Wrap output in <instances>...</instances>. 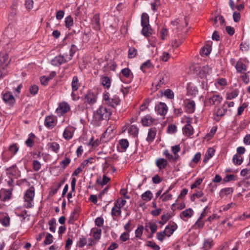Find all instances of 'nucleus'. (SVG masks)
<instances>
[{"label":"nucleus","mask_w":250,"mask_h":250,"mask_svg":"<svg viewBox=\"0 0 250 250\" xmlns=\"http://www.w3.org/2000/svg\"><path fill=\"white\" fill-rule=\"evenodd\" d=\"M151 65V63L150 61L149 60H147V61H146V62H144L142 64V65L140 67V69L142 71H144V68H149V67H150Z\"/></svg>","instance_id":"57"},{"label":"nucleus","mask_w":250,"mask_h":250,"mask_svg":"<svg viewBox=\"0 0 250 250\" xmlns=\"http://www.w3.org/2000/svg\"><path fill=\"white\" fill-rule=\"evenodd\" d=\"M102 233V230L100 229H97L96 231L94 232L93 237L96 239L99 240L101 237V235Z\"/></svg>","instance_id":"56"},{"label":"nucleus","mask_w":250,"mask_h":250,"mask_svg":"<svg viewBox=\"0 0 250 250\" xmlns=\"http://www.w3.org/2000/svg\"><path fill=\"white\" fill-rule=\"evenodd\" d=\"M164 95L169 99H173L174 98V93L170 89H167L165 91Z\"/></svg>","instance_id":"38"},{"label":"nucleus","mask_w":250,"mask_h":250,"mask_svg":"<svg viewBox=\"0 0 250 250\" xmlns=\"http://www.w3.org/2000/svg\"><path fill=\"white\" fill-rule=\"evenodd\" d=\"M146 227H149L150 229L151 232L152 233H154L157 229V225L152 222H150L146 224Z\"/></svg>","instance_id":"31"},{"label":"nucleus","mask_w":250,"mask_h":250,"mask_svg":"<svg viewBox=\"0 0 250 250\" xmlns=\"http://www.w3.org/2000/svg\"><path fill=\"white\" fill-rule=\"evenodd\" d=\"M156 134V128H152L149 130V131L148 132L147 137L146 138V140L148 142H152Z\"/></svg>","instance_id":"20"},{"label":"nucleus","mask_w":250,"mask_h":250,"mask_svg":"<svg viewBox=\"0 0 250 250\" xmlns=\"http://www.w3.org/2000/svg\"><path fill=\"white\" fill-rule=\"evenodd\" d=\"M241 18V15L239 12H234L233 14V19L235 22H238Z\"/></svg>","instance_id":"61"},{"label":"nucleus","mask_w":250,"mask_h":250,"mask_svg":"<svg viewBox=\"0 0 250 250\" xmlns=\"http://www.w3.org/2000/svg\"><path fill=\"white\" fill-rule=\"evenodd\" d=\"M143 200L145 201H149L151 200L153 197L152 193L150 190H147L141 196Z\"/></svg>","instance_id":"22"},{"label":"nucleus","mask_w":250,"mask_h":250,"mask_svg":"<svg viewBox=\"0 0 250 250\" xmlns=\"http://www.w3.org/2000/svg\"><path fill=\"white\" fill-rule=\"evenodd\" d=\"M159 77L160 83L162 84H166L169 80V74L168 73L161 74L157 76Z\"/></svg>","instance_id":"16"},{"label":"nucleus","mask_w":250,"mask_h":250,"mask_svg":"<svg viewBox=\"0 0 250 250\" xmlns=\"http://www.w3.org/2000/svg\"><path fill=\"white\" fill-rule=\"evenodd\" d=\"M121 240L125 242L129 239V234L127 232L123 233L120 237Z\"/></svg>","instance_id":"64"},{"label":"nucleus","mask_w":250,"mask_h":250,"mask_svg":"<svg viewBox=\"0 0 250 250\" xmlns=\"http://www.w3.org/2000/svg\"><path fill=\"white\" fill-rule=\"evenodd\" d=\"M33 168L35 171H38L41 168V165L39 161L34 160L33 161Z\"/></svg>","instance_id":"59"},{"label":"nucleus","mask_w":250,"mask_h":250,"mask_svg":"<svg viewBox=\"0 0 250 250\" xmlns=\"http://www.w3.org/2000/svg\"><path fill=\"white\" fill-rule=\"evenodd\" d=\"M143 230L144 227L143 226H140L139 227H138L137 229L135 230L136 237L140 238L141 236L142 235Z\"/></svg>","instance_id":"47"},{"label":"nucleus","mask_w":250,"mask_h":250,"mask_svg":"<svg viewBox=\"0 0 250 250\" xmlns=\"http://www.w3.org/2000/svg\"><path fill=\"white\" fill-rule=\"evenodd\" d=\"M177 229V225L174 222H172L171 224L169 223L167 226H166L164 231L166 232V234L167 236L169 237L173 234L174 231Z\"/></svg>","instance_id":"7"},{"label":"nucleus","mask_w":250,"mask_h":250,"mask_svg":"<svg viewBox=\"0 0 250 250\" xmlns=\"http://www.w3.org/2000/svg\"><path fill=\"white\" fill-rule=\"evenodd\" d=\"M65 24L66 27L69 28L73 24V19L71 16H67L65 19Z\"/></svg>","instance_id":"35"},{"label":"nucleus","mask_w":250,"mask_h":250,"mask_svg":"<svg viewBox=\"0 0 250 250\" xmlns=\"http://www.w3.org/2000/svg\"><path fill=\"white\" fill-rule=\"evenodd\" d=\"M226 30L227 33L230 36H232L235 32V30L234 28L229 26H226Z\"/></svg>","instance_id":"63"},{"label":"nucleus","mask_w":250,"mask_h":250,"mask_svg":"<svg viewBox=\"0 0 250 250\" xmlns=\"http://www.w3.org/2000/svg\"><path fill=\"white\" fill-rule=\"evenodd\" d=\"M110 181V178L107 177L106 175H104L103 177V180L101 181L100 179L97 180V183L101 185L104 186L106 185Z\"/></svg>","instance_id":"39"},{"label":"nucleus","mask_w":250,"mask_h":250,"mask_svg":"<svg viewBox=\"0 0 250 250\" xmlns=\"http://www.w3.org/2000/svg\"><path fill=\"white\" fill-rule=\"evenodd\" d=\"M95 223L96 226L101 227L104 224V219L102 217H97L95 221Z\"/></svg>","instance_id":"52"},{"label":"nucleus","mask_w":250,"mask_h":250,"mask_svg":"<svg viewBox=\"0 0 250 250\" xmlns=\"http://www.w3.org/2000/svg\"><path fill=\"white\" fill-rule=\"evenodd\" d=\"M70 108L69 105L65 102L60 103L59 107L57 108L56 111L60 112L61 114H63L67 113L69 111Z\"/></svg>","instance_id":"9"},{"label":"nucleus","mask_w":250,"mask_h":250,"mask_svg":"<svg viewBox=\"0 0 250 250\" xmlns=\"http://www.w3.org/2000/svg\"><path fill=\"white\" fill-rule=\"evenodd\" d=\"M8 59V55L6 53H0V63L1 64L5 63L4 66L2 67V70L0 71V77H3L7 74V71H5V67H6L9 62H6Z\"/></svg>","instance_id":"2"},{"label":"nucleus","mask_w":250,"mask_h":250,"mask_svg":"<svg viewBox=\"0 0 250 250\" xmlns=\"http://www.w3.org/2000/svg\"><path fill=\"white\" fill-rule=\"evenodd\" d=\"M150 102V100L149 99H146L140 106V110L141 111H144L146 108H147V106L148 105Z\"/></svg>","instance_id":"53"},{"label":"nucleus","mask_w":250,"mask_h":250,"mask_svg":"<svg viewBox=\"0 0 250 250\" xmlns=\"http://www.w3.org/2000/svg\"><path fill=\"white\" fill-rule=\"evenodd\" d=\"M137 55V50L134 47L129 48L128 50V57L129 58H133Z\"/></svg>","instance_id":"42"},{"label":"nucleus","mask_w":250,"mask_h":250,"mask_svg":"<svg viewBox=\"0 0 250 250\" xmlns=\"http://www.w3.org/2000/svg\"><path fill=\"white\" fill-rule=\"evenodd\" d=\"M211 50V47L210 45H206L200 50V54L201 56H208Z\"/></svg>","instance_id":"24"},{"label":"nucleus","mask_w":250,"mask_h":250,"mask_svg":"<svg viewBox=\"0 0 250 250\" xmlns=\"http://www.w3.org/2000/svg\"><path fill=\"white\" fill-rule=\"evenodd\" d=\"M12 191V188L8 189L2 188L0 191V200L2 201L9 200L11 198Z\"/></svg>","instance_id":"3"},{"label":"nucleus","mask_w":250,"mask_h":250,"mask_svg":"<svg viewBox=\"0 0 250 250\" xmlns=\"http://www.w3.org/2000/svg\"><path fill=\"white\" fill-rule=\"evenodd\" d=\"M212 240H205L203 244V248H204L206 250L209 249L211 248L212 246Z\"/></svg>","instance_id":"44"},{"label":"nucleus","mask_w":250,"mask_h":250,"mask_svg":"<svg viewBox=\"0 0 250 250\" xmlns=\"http://www.w3.org/2000/svg\"><path fill=\"white\" fill-rule=\"evenodd\" d=\"M183 130L184 133L188 136H190L193 133V127L192 126H188V125H185V127L183 128Z\"/></svg>","instance_id":"27"},{"label":"nucleus","mask_w":250,"mask_h":250,"mask_svg":"<svg viewBox=\"0 0 250 250\" xmlns=\"http://www.w3.org/2000/svg\"><path fill=\"white\" fill-rule=\"evenodd\" d=\"M34 1L33 0H26L25 5L28 10H30L33 7Z\"/></svg>","instance_id":"49"},{"label":"nucleus","mask_w":250,"mask_h":250,"mask_svg":"<svg viewBox=\"0 0 250 250\" xmlns=\"http://www.w3.org/2000/svg\"><path fill=\"white\" fill-rule=\"evenodd\" d=\"M45 125L49 128H53L54 126V117L53 116H47L44 121Z\"/></svg>","instance_id":"14"},{"label":"nucleus","mask_w":250,"mask_h":250,"mask_svg":"<svg viewBox=\"0 0 250 250\" xmlns=\"http://www.w3.org/2000/svg\"><path fill=\"white\" fill-rule=\"evenodd\" d=\"M233 191V188H222L219 192V196L221 197H223L224 196L231 194Z\"/></svg>","instance_id":"18"},{"label":"nucleus","mask_w":250,"mask_h":250,"mask_svg":"<svg viewBox=\"0 0 250 250\" xmlns=\"http://www.w3.org/2000/svg\"><path fill=\"white\" fill-rule=\"evenodd\" d=\"M195 103L193 101L188 102L185 107L186 111L188 113H193L195 110Z\"/></svg>","instance_id":"15"},{"label":"nucleus","mask_w":250,"mask_h":250,"mask_svg":"<svg viewBox=\"0 0 250 250\" xmlns=\"http://www.w3.org/2000/svg\"><path fill=\"white\" fill-rule=\"evenodd\" d=\"M141 25H145L146 27V25H150L149 24V16L146 13H143L142 14Z\"/></svg>","instance_id":"21"},{"label":"nucleus","mask_w":250,"mask_h":250,"mask_svg":"<svg viewBox=\"0 0 250 250\" xmlns=\"http://www.w3.org/2000/svg\"><path fill=\"white\" fill-rule=\"evenodd\" d=\"M166 236H167V235L164 230L157 233V238L161 242L163 241L164 238Z\"/></svg>","instance_id":"51"},{"label":"nucleus","mask_w":250,"mask_h":250,"mask_svg":"<svg viewBox=\"0 0 250 250\" xmlns=\"http://www.w3.org/2000/svg\"><path fill=\"white\" fill-rule=\"evenodd\" d=\"M171 217V215L168 213L163 214L161 216V221H160L159 223L162 225H164Z\"/></svg>","instance_id":"29"},{"label":"nucleus","mask_w":250,"mask_h":250,"mask_svg":"<svg viewBox=\"0 0 250 250\" xmlns=\"http://www.w3.org/2000/svg\"><path fill=\"white\" fill-rule=\"evenodd\" d=\"M92 25L93 28L97 31H99L101 29V26L100 23V17L99 14H95L92 20Z\"/></svg>","instance_id":"10"},{"label":"nucleus","mask_w":250,"mask_h":250,"mask_svg":"<svg viewBox=\"0 0 250 250\" xmlns=\"http://www.w3.org/2000/svg\"><path fill=\"white\" fill-rule=\"evenodd\" d=\"M35 196V189L33 187L27 190L24 195V200H33Z\"/></svg>","instance_id":"12"},{"label":"nucleus","mask_w":250,"mask_h":250,"mask_svg":"<svg viewBox=\"0 0 250 250\" xmlns=\"http://www.w3.org/2000/svg\"><path fill=\"white\" fill-rule=\"evenodd\" d=\"M70 161L71 160L69 158L65 157V159L60 163V164L62 165V167L63 168H65L66 167L70 164Z\"/></svg>","instance_id":"54"},{"label":"nucleus","mask_w":250,"mask_h":250,"mask_svg":"<svg viewBox=\"0 0 250 250\" xmlns=\"http://www.w3.org/2000/svg\"><path fill=\"white\" fill-rule=\"evenodd\" d=\"M167 164V161L164 158H159L156 161V166L161 169L165 168Z\"/></svg>","instance_id":"19"},{"label":"nucleus","mask_w":250,"mask_h":250,"mask_svg":"<svg viewBox=\"0 0 250 250\" xmlns=\"http://www.w3.org/2000/svg\"><path fill=\"white\" fill-rule=\"evenodd\" d=\"M193 213V210L191 208H189L182 211L180 216L181 218L184 220V219L183 218V217L189 218L192 216Z\"/></svg>","instance_id":"17"},{"label":"nucleus","mask_w":250,"mask_h":250,"mask_svg":"<svg viewBox=\"0 0 250 250\" xmlns=\"http://www.w3.org/2000/svg\"><path fill=\"white\" fill-rule=\"evenodd\" d=\"M143 27V29L142 30V33L145 37H149L151 34V28L150 25H146V27L145 25L142 26Z\"/></svg>","instance_id":"26"},{"label":"nucleus","mask_w":250,"mask_h":250,"mask_svg":"<svg viewBox=\"0 0 250 250\" xmlns=\"http://www.w3.org/2000/svg\"><path fill=\"white\" fill-rule=\"evenodd\" d=\"M155 110L161 115H165L167 111V107L164 103L160 102L159 104L156 105Z\"/></svg>","instance_id":"5"},{"label":"nucleus","mask_w":250,"mask_h":250,"mask_svg":"<svg viewBox=\"0 0 250 250\" xmlns=\"http://www.w3.org/2000/svg\"><path fill=\"white\" fill-rule=\"evenodd\" d=\"M3 100L6 104L13 106L15 103V99L10 92H6L3 95Z\"/></svg>","instance_id":"6"},{"label":"nucleus","mask_w":250,"mask_h":250,"mask_svg":"<svg viewBox=\"0 0 250 250\" xmlns=\"http://www.w3.org/2000/svg\"><path fill=\"white\" fill-rule=\"evenodd\" d=\"M118 204V201H116L114 204V207L112 208L111 214L113 216H120L121 213V204Z\"/></svg>","instance_id":"11"},{"label":"nucleus","mask_w":250,"mask_h":250,"mask_svg":"<svg viewBox=\"0 0 250 250\" xmlns=\"http://www.w3.org/2000/svg\"><path fill=\"white\" fill-rule=\"evenodd\" d=\"M80 83H79L78 78L77 76H74L73 78L71 86L73 91H77L79 87Z\"/></svg>","instance_id":"23"},{"label":"nucleus","mask_w":250,"mask_h":250,"mask_svg":"<svg viewBox=\"0 0 250 250\" xmlns=\"http://www.w3.org/2000/svg\"><path fill=\"white\" fill-rule=\"evenodd\" d=\"M235 176L234 175H227L224 178L223 181L224 182H229L231 181H235Z\"/></svg>","instance_id":"50"},{"label":"nucleus","mask_w":250,"mask_h":250,"mask_svg":"<svg viewBox=\"0 0 250 250\" xmlns=\"http://www.w3.org/2000/svg\"><path fill=\"white\" fill-rule=\"evenodd\" d=\"M109 106L112 107H115L119 104V100L117 99H110L107 103Z\"/></svg>","instance_id":"36"},{"label":"nucleus","mask_w":250,"mask_h":250,"mask_svg":"<svg viewBox=\"0 0 250 250\" xmlns=\"http://www.w3.org/2000/svg\"><path fill=\"white\" fill-rule=\"evenodd\" d=\"M222 98L219 95H214L209 99V103L211 104H215L216 102L220 103Z\"/></svg>","instance_id":"25"},{"label":"nucleus","mask_w":250,"mask_h":250,"mask_svg":"<svg viewBox=\"0 0 250 250\" xmlns=\"http://www.w3.org/2000/svg\"><path fill=\"white\" fill-rule=\"evenodd\" d=\"M85 102H87L89 104H93L96 102V96L95 94L91 91H89L85 95Z\"/></svg>","instance_id":"8"},{"label":"nucleus","mask_w":250,"mask_h":250,"mask_svg":"<svg viewBox=\"0 0 250 250\" xmlns=\"http://www.w3.org/2000/svg\"><path fill=\"white\" fill-rule=\"evenodd\" d=\"M9 149L11 152L15 154L18 151L19 147L16 146V144H13L9 146Z\"/></svg>","instance_id":"60"},{"label":"nucleus","mask_w":250,"mask_h":250,"mask_svg":"<svg viewBox=\"0 0 250 250\" xmlns=\"http://www.w3.org/2000/svg\"><path fill=\"white\" fill-rule=\"evenodd\" d=\"M67 62V58L62 55L55 57L51 60V64L54 66H58Z\"/></svg>","instance_id":"4"},{"label":"nucleus","mask_w":250,"mask_h":250,"mask_svg":"<svg viewBox=\"0 0 250 250\" xmlns=\"http://www.w3.org/2000/svg\"><path fill=\"white\" fill-rule=\"evenodd\" d=\"M7 175H8L7 178L5 179V181L6 182L8 186L10 187V188H12L13 189L14 187V180L12 177H11L9 174H11L10 173L7 172Z\"/></svg>","instance_id":"32"},{"label":"nucleus","mask_w":250,"mask_h":250,"mask_svg":"<svg viewBox=\"0 0 250 250\" xmlns=\"http://www.w3.org/2000/svg\"><path fill=\"white\" fill-rule=\"evenodd\" d=\"M146 246L147 247L151 248L154 250H159L160 249V247L158 245H157L155 243L153 242L152 241H147Z\"/></svg>","instance_id":"40"},{"label":"nucleus","mask_w":250,"mask_h":250,"mask_svg":"<svg viewBox=\"0 0 250 250\" xmlns=\"http://www.w3.org/2000/svg\"><path fill=\"white\" fill-rule=\"evenodd\" d=\"M167 131L169 132L175 133L177 131V127L174 124L169 125L167 126Z\"/></svg>","instance_id":"58"},{"label":"nucleus","mask_w":250,"mask_h":250,"mask_svg":"<svg viewBox=\"0 0 250 250\" xmlns=\"http://www.w3.org/2000/svg\"><path fill=\"white\" fill-rule=\"evenodd\" d=\"M50 148L52 149V150L57 153L58 150L60 148V146L58 143L56 142H53L50 144Z\"/></svg>","instance_id":"48"},{"label":"nucleus","mask_w":250,"mask_h":250,"mask_svg":"<svg viewBox=\"0 0 250 250\" xmlns=\"http://www.w3.org/2000/svg\"><path fill=\"white\" fill-rule=\"evenodd\" d=\"M63 136L66 140L70 139L72 137V133L69 129L67 128L63 132Z\"/></svg>","instance_id":"34"},{"label":"nucleus","mask_w":250,"mask_h":250,"mask_svg":"<svg viewBox=\"0 0 250 250\" xmlns=\"http://www.w3.org/2000/svg\"><path fill=\"white\" fill-rule=\"evenodd\" d=\"M119 144L121 147L125 150L128 146V142L126 139H122L120 140Z\"/></svg>","instance_id":"41"},{"label":"nucleus","mask_w":250,"mask_h":250,"mask_svg":"<svg viewBox=\"0 0 250 250\" xmlns=\"http://www.w3.org/2000/svg\"><path fill=\"white\" fill-rule=\"evenodd\" d=\"M0 221L4 226L7 227L10 224V218L8 216H4Z\"/></svg>","instance_id":"45"},{"label":"nucleus","mask_w":250,"mask_h":250,"mask_svg":"<svg viewBox=\"0 0 250 250\" xmlns=\"http://www.w3.org/2000/svg\"><path fill=\"white\" fill-rule=\"evenodd\" d=\"M155 119L149 115H147L142 119V123L144 126H150L152 125Z\"/></svg>","instance_id":"13"},{"label":"nucleus","mask_w":250,"mask_h":250,"mask_svg":"<svg viewBox=\"0 0 250 250\" xmlns=\"http://www.w3.org/2000/svg\"><path fill=\"white\" fill-rule=\"evenodd\" d=\"M182 19V21L180 23V27L183 28L186 27L188 25V21L187 20V17L185 16L183 18H181Z\"/></svg>","instance_id":"62"},{"label":"nucleus","mask_w":250,"mask_h":250,"mask_svg":"<svg viewBox=\"0 0 250 250\" xmlns=\"http://www.w3.org/2000/svg\"><path fill=\"white\" fill-rule=\"evenodd\" d=\"M238 95V91L237 90H235L232 91L231 93L228 94L227 99L231 100L237 97Z\"/></svg>","instance_id":"46"},{"label":"nucleus","mask_w":250,"mask_h":250,"mask_svg":"<svg viewBox=\"0 0 250 250\" xmlns=\"http://www.w3.org/2000/svg\"><path fill=\"white\" fill-rule=\"evenodd\" d=\"M38 90V86L36 85H33L30 88V92L31 94L35 95L37 93Z\"/></svg>","instance_id":"55"},{"label":"nucleus","mask_w":250,"mask_h":250,"mask_svg":"<svg viewBox=\"0 0 250 250\" xmlns=\"http://www.w3.org/2000/svg\"><path fill=\"white\" fill-rule=\"evenodd\" d=\"M235 67L237 71L241 73H242L243 71H245L246 70L245 65L241 62H238L236 63Z\"/></svg>","instance_id":"28"},{"label":"nucleus","mask_w":250,"mask_h":250,"mask_svg":"<svg viewBox=\"0 0 250 250\" xmlns=\"http://www.w3.org/2000/svg\"><path fill=\"white\" fill-rule=\"evenodd\" d=\"M233 162L236 165H240L243 161V159L241 156H238L237 154H235L232 158Z\"/></svg>","instance_id":"33"},{"label":"nucleus","mask_w":250,"mask_h":250,"mask_svg":"<svg viewBox=\"0 0 250 250\" xmlns=\"http://www.w3.org/2000/svg\"><path fill=\"white\" fill-rule=\"evenodd\" d=\"M110 79L107 76H104L102 78V84L107 88H109L110 86Z\"/></svg>","instance_id":"30"},{"label":"nucleus","mask_w":250,"mask_h":250,"mask_svg":"<svg viewBox=\"0 0 250 250\" xmlns=\"http://www.w3.org/2000/svg\"><path fill=\"white\" fill-rule=\"evenodd\" d=\"M139 129L135 125H131L129 129V133L134 136H136L138 133Z\"/></svg>","instance_id":"37"},{"label":"nucleus","mask_w":250,"mask_h":250,"mask_svg":"<svg viewBox=\"0 0 250 250\" xmlns=\"http://www.w3.org/2000/svg\"><path fill=\"white\" fill-rule=\"evenodd\" d=\"M112 114L110 109L104 106H100L97 111L94 112L93 118L96 121L108 120Z\"/></svg>","instance_id":"1"},{"label":"nucleus","mask_w":250,"mask_h":250,"mask_svg":"<svg viewBox=\"0 0 250 250\" xmlns=\"http://www.w3.org/2000/svg\"><path fill=\"white\" fill-rule=\"evenodd\" d=\"M53 242V236L50 233H47L45 240L44 241V244L45 245H49Z\"/></svg>","instance_id":"43"}]
</instances>
